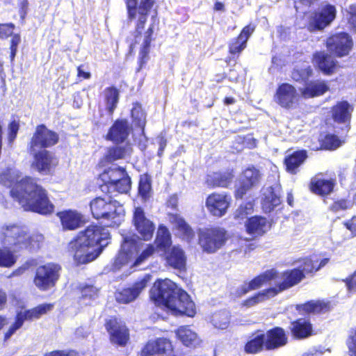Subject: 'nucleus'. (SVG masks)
<instances>
[{
  "label": "nucleus",
  "mask_w": 356,
  "mask_h": 356,
  "mask_svg": "<svg viewBox=\"0 0 356 356\" xmlns=\"http://www.w3.org/2000/svg\"><path fill=\"white\" fill-rule=\"evenodd\" d=\"M280 278L282 282H277L275 287H272L275 289L276 295L299 284L305 278V275L301 269L295 268L283 272Z\"/></svg>",
  "instance_id": "obj_23"
},
{
  "label": "nucleus",
  "mask_w": 356,
  "mask_h": 356,
  "mask_svg": "<svg viewBox=\"0 0 356 356\" xmlns=\"http://www.w3.org/2000/svg\"><path fill=\"white\" fill-rule=\"evenodd\" d=\"M291 332L298 339H305L312 335V324L304 318H300L291 323Z\"/></svg>",
  "instance_id": "obj_33"
},
{
  "label": "nucleus",
  "mask_w": 356,
  "mask_h": 356,
  "mask_svg": "<svg viewBox=\"0 0 356 356\" xmlns=\"http://www.w3.org/2000/svg\"><path fill=\"white\" fill-rule=\"evenodd\" d=\"M172 350L170 341L159 338L149 341L142 350L141 356H170Z\"/></svg>",
  "instance_id": "obj_22"
},
{
  "label": "nucleus",
  "mask_w": 356,
  "mask_h": 356,
  "mask_svg": "<svg viewBox=\"0 0 356 356\" xmlns=\"http://www.w3.org/2000/svg\"><path fill=\"white\" fill-rule=\"evenodd\" d=\"M106 328L110 334L111 341L119 346H124L129 339V331L120 320L111 318L106 323Z\"/></svg>",
  "instance_id": "obj_16"
},
{
  "label": "nucleus",
  "mask_w": 356,
  "mask_h": 356,
  "mask_svg": "<svg viewBox=\"0 0 356 356\" xmlns=\"http://www.w3.org/2000/svg\"><path fill=\"white\" fill-rule=\"evenodd\" d=\"M131 128L126 120H117L109 129L106 139L113 143H122L128 138Z\"/></svg>",
  "instance_id": "obj_24"
},
{
  "label": "nucleus",
  "mask_w": 356,
  "mask_h": 356,
  "mask_svg": "<svg viewBox=\"0 0 356 356\" xmlns=\"http://www.w3.org/2000/svg\"><path fill=\"white\" fill-rule=\"evenodd\" d=\"M351 206L350 202L346 200H340L334 202L332 206L330 207V210L334 212H337L339 211L346 210L350 208Z\"/></svg>",
  "instance_id": "obj_61"
},
{
  "label": "nucleus",
  "mask_w": 356,
  "mask_h": 356,
  "mask_svg": "<svg viewBox=\"0 0 356 356\" xmlns=\"http://www.w3.org/2000/svg\"><path fill=\"white\" fill-rule=\"evenodd\" d=\"M138 251V242L135 236L124 237L121 249L115 259L113 268L118 270L122 266L131 261L136 257Z\"/></svg>",
  "instance_id": "obj_11"
},
{
  "label": "nucleus",
  "mask_w": 356,
  "mask_h": 356,
  "mask_svg": "<svg viewBox=\"0 0 356 356\" xmlns=\"http://www.w3.org/2000/svg\"><path fill=\"white\" fill-rule=\"evenodd\" d=\"M312 70L307 62L297 66L292 72V79L296 81H305L311 75Z\"/></svg>",
  "instance_id": "obj_44"
},
{
  "label": "nucleus",
  "mask_w": 356,
  "mask_h": 356,
  "mask_svg": "<svg viewBox=\"0 0 356 356\" xmlns=\"http://www.w3.org/2000/svg\"><path fill=\"white\" fill-rule=\"evenodd\" d=\"M334 181L332 179H317L312 181V191L318 195L324 196L330 194L334 188Z\"/></svg>",
  "instance_id": "obj_37"
},
{
  "label": "nucleus",
  "mask_w": 356,
  "mask_h": 356,
  "mask_svg": "<svg viewBox=\"0 0 356 356\" xmlns=\"http://www.w3.org/2000/svg\"><path fill=\"white\" fill-rule=\"evenodd\" d=\"M154 3V0H141L139 7L137 8L136 19H138V21L134 32V43H131L130 47L133 49L136 44H140V54L143 57H145L149 54L150 43L153 40V24H151L145 32H143V31L149 11L152 8Z\"/></svg>",
  "instance_id": "obj_5"
},
{
  "label": "nucleus",
  "mask_w": 356,
  "mask_h": 356,
  "mask_svg": "<svg viewBox=\"0 0 356 356\" xmlns=\"http://www.w3.org/2000/svg\"><path fill=\"white\" fill-rule=\"evenodd\" d=\"M61 267L54 263H48L36 268L34 284L40 291H47L54 287L60 277Z\"/></svg>",
  "instance_id": "obj_7"
},
{
  "label": "nucleus",
  "mask_w": 356,
  "mask_h": 356,
  "mask_svg": "<svg viewBox=\"0 0 356 356\" xmlns=\"http://www.w3.org/2000/svg\"><path fill=\"white\" fill-rule=\"evenodd\" d=\"M19 177L17 170L8 168L6 171L0 172V184L10 187L17 181L10 190V194L25 211L41 214L52 213L54 207L50 202L46 190L31 177H26L17 181Z\"/></svg>",
  "instance_id": "obj_1"
},
{
  "label": "nucleus",
  "mask_w": 356,
  "mask_h": 356,
  "mask_svg": "<svg viewBox=\"0 0 356 356\" xmlns=\"http://www.w3.org/2000/svg\"><path fill=\"white\" fill-rule=\"evenodd\" d=\"M53 307L52 304H42L31 309L25 310L22 313L26 316V320L30 321L33 318H39L42 315L51 310Z\"/></svg>",
  "instance_id": "obj_45"
},
{
  "label": "nucleus",
  "mask_w": 356,
  "mask_h": 356,
  "mask_svg": "<svg viewBox=\"0 0 356 356\" xmlns=\"http://www.w3.org/2000/svg\"><path fill=\"white\" fill-rule=\"evenodd\" d=\"M229 200L225 193H212L206 200V207L213 216L221 217L226 213Z\"/></svg>",
  "instance_id": "obj_19"
},
{
  "label": "nucleus",
  "mask_w": 356,
  "mask_h": 356,
  "mask_svg": "<svg viewBox=\"0 0 356 356\" xmlns=\"http://www.w3.org/2000/svg\"><path fill=\"white\" fill-rule=\"evenodd\" d=\"M132 151L129 144L124 145L114 146L109 148L107 157L109 161H115L118 159H124L130 155Z\"/></svg>",
  "instance_id": "obj_42"
},
{
  "label": "nucleus",
  "mask_w": 356,
  "mask_h": 356,
  "mask_svg": "<svg viewBox=\"0 0 356 356\" xmlns=\"http://www.w3.org/2000/svg\"><path fill=\"white\" fill-rule=\"evenodd\" d=\"M344 282H346V285L348 291L350 292H355L356 291V270L348 278H346Z\"/></svg>",
  "instance_id": "obj_64"
},
{
  "label": "nucleus",
  "mask_w": 356,
  "mask_h": 356,
  "mask_svg": "<svg viewBox=\"0 0 356 356\" xmlns=\"http://www.w3.org/2000/svg\"><path fill=\"white\" fill-rule=\"evenodd\" d=\"M150 280L149 275L136 282L131 286L125 288L116 293V300L120 303H129L134 301L147 286Z\"/></svg>",
  "instance_id": "obj_18"
},
{
  "label": "nucleus",
  "mask_w": 356,
  "mask_h": 356,
  "mask_svg": "<svg viewBox=\"0 0 356 356\" xmlns=\"http://www.w3.org/2000/svg\"><path fill=\"white\" fill-rule=\"evenodd\" d=\"M287 337L282 328L275 327L265 334V347L267 350H273L286 345Z\"/></svg>",
  "instance_id": "obj_26"
},
{
  "label": "nucleus",
  "mask_w": 356,
  "mask_h": 356,
  "mask_svg": "<svg viewBox=\"0 0 356 356\" xmlns=\"http://www.w3.org/2000/svg\"><path fill=\"white\" fill-rule=\"evenodd\" d=\"M261 179V174L254 167L245 169L240 178V185L236 189V197L241 199L248 191L259 184Z\"/></svg>",
  "instance_id": "obj_15"
},
{
  "label": "nucleus",
  "mask_w": 356,
  "mask_h": 356,
  "mask_svg": "<svg viewBox=\"0 0 356 356\" xmlns=\"http://www.w3.org/2000/svg\"><path fill=\"white\" fill-rule=\"evenodd\" d=\"M323 145L325 148L334 149L341 145V140L334 134H327L323 140Z\"/></svg>",
  "instance_id": "obj_56"
},
{
  "label": "nucleus",
  "mask_w": 356,
  "mask_h": 356,
  "mask_svg": "<svg viewBox=\"0 0 356 356\" xmlns=\"http://www.w3.org/2000/svg\"><path fill=\"white\" fill-rule=\"evenodd\" d=\"M58 136L44 125L38 126L30 143V152L47 148L58 143Z\"/></svg>",
  "instance_id": "obj_12"
},
{
  "label": "nucleus",
  "mask_w": 356,
  "mask_h": 356,
  "mask_svg": "<svg viewBox=\"0 0 356 356\" xmlns=\"http://www.w3.org/2000/svg\"><path fill=\"white\" fill-rule=\"evenodd\" d=\"M278 276L279 273L275 269L272 268L267 270L253 278L249 282H245L238 286L236 291V295L237 296H242L248 293L250 291L257 289L262 286L264 284H266L271 280H276Z\"/></svg>",
  "instance_id": "obj_14"
},
{
  "label": "nucleus",
  "mask_w": 356,
  "mask_h": 356,
  "mask_svg": "<svg viewBox=\"0 0 356 356\" xmlns=\"http://www.w3.org/2000/svg\"><path fill=\"white\" fill-rule=\"evenodd\" d=\"M65 229L72 230L79 227L83 222V216L76 211H65L58 213Z\"/></svg>",
  "instance_id": "obj_29"
},
{
  "label": "nucleus",
  "mask_w": 356,
  "mask_h": 356,
  "mask_svg": "<svg viewBox=\"0 0 356 356\" xmlns=\"http://www.w3.org/2000/svg\"><path fill=\"white\" fill-rule=\"evenodd\" d=\"M354 106L346 100L338 102L331 110L332 118L334 122L341 124V132L338 134L346 135L350 128V120Z\"/></svg>",
  "instance_id": "obj_10"
},
{
  "label": "nucleus",
  "mask_w": 356,
  "mask_h": 356,
  "mask_svg": "<svg viewBox=\"0 0 356 356\" xmlns=\"http://www.w3.org/2000/svg\"><path fill=\"white\" fill-rule=\"evenodd\" d=\"M329 304L324 301H309L303 305L297 306L299 312H305L306 313H320L328 309Z\"/></svg>",
  "instance_id": "obj_41"
},
{
  "label": "nucleus",
  "mask_w": 356,
  "mask_h": 356,
  "mask_svg": "<svg viewBox=\"0 0 356 356\" xmlns=\"http://www.w3.org/2000/svg\"><path fill=\"white\" fill-rule=\"evenodd\" d=\"M254 204L252 201L244 202L240 205L235 212V218L243 219L253 211Z\"/></svg>",
  "instance_id": "obj_53"
},
{
  "label": "nucleus",
  "mask_w": 356,
  "mask_h": 356,
  "mask_svg": "<svg viewBox=\"0 0 356 356\" xmlns=\"http://www.w3.org/2000/svg\"><path fill=\"white\" fill-rule=\"evenodd\" d=\"M131 117L135 126H137L142 129L144 131V127L146 123V115L143 111L141 105L136 102L133 105L131 109Z\"/></svg>",
  "instance_id": "obj_46"
},
{
  "label": "nucleus",
  "mask_w": 356,
  "mask_h": 356,
  "mask_svg": "<svg viewBox=\"0 0 356 356\" xmlns=\"http://www.w3.org/2000/svg\"><path fill=\"white\" fill-rule=\"evenodd\" d=\"M246 47V42L238 38L232 40L229 44V52L232 54H239Z\"/></svg>",
  "instance_id": "obj_55"
},
{
  "label": "nucleus",
  "mask_w": 356,
  "mask_h": 356,
  "mask_svg": "<svg viewBox=\"0 0 356 356\" xmlns=\"http://www.w3.org/2000/svg\"><path fill=\"white\" fill-rule=\"evenodd\" d=\"M213 325L219 329L224 330L229 323V315L226 312L215 314L212 317Z\"/></svg>",
  "instance_id": "obj_51"
},
{
  "label": "nucleus",
  "mask_w": 356,
  "mask_h": 356,
  "mask_svg": "<svg viewBox=\"0 0 356 356\" xmlns=\"http://www.w3.org/2000/svg\"><path fill=\"white\" fill-rule=\"evenodd\" d=\"M133 222L136 229L145 241L150 240L155 230L154 224L146 218L143 209L136 207L134 210Z\"/></svg>",
  "instance_id": "obj_17"
},
{
  "label": "nucleus",
  "mask_w": 356,
  "mask_h": 356,
  "mask_svg": "<svg viewBox=\"0 0 356 356\" xmlns=\"http://www.w3.org/2000/svg\"><path fill=\"white\" fill-rule=\"evenodd\" d=\"M255 29V26L249 24L245 26L241 31L240 35H238V38L243 41V42H246L248 40L250 35L252 34Z\"/></svg>",
  "instance_id": "obj_63"
},
{
  "label": "nucleus",
  "mask_w": 356,
  "mask_h": 356,
  "mask_svg": "<svg viewBox=\"0 0 356 356\" xmlns=\"http://www.w3.org/2000/svg\"><path fill=\"white\" fill-rule=\"evenodd\" d=\"M169 220L175 225L183 239L190 241L193 237L194 232L193 229L179 215L170 214Z\"/></svg>",
  "instance_id": "obj_31"
},
{
  "label": "nucleus",
  "mask_w": 356,
  "mask_h": 356,
  "mask_svg": "<svg viewBox=\"0 0 356 356\" xmlns=\"http://www.w3.org/2000/svg\"><path fill=\"white\" fill-rule=\"evenodd\" d=\"M33 155L34 160L32 167L43 175L50 173L53 166L56 164V159L47 150L31 152Z\"/></svg>",
  "instance_id": "obj_21"
},
{
  "label": "nucleus",
  "mask_w": 356,
  "mask_h": 356,
  "mask_svg": "<svg viewBox=\"0 0 356 356\" xmlns=\"http://www.w3.org/2000/svg\"><path fill=\"white\" fill-rule=\"evenodd\" d=\"M296 90H277L275 100L282 107L290 108L298 101Z\"/></svg>",
  "instance_id": "obj_36"
},
{
  "label": "nucleus",
  "mask_w": 356,
  "mask_h": 356,
  "mask_svg": "<svg viewBox=\"0 0 356 356\" xmlns=\"http://www.w3.org/2000/svg\"><path fill=\"white\" fill-rule=\"evenodd\" d=\"M19 130V124L16 121L11 122L8 125V140L9 144H12L17 137Z\"/></svg>",
  "instance_id": "obj_62"
},
{
  "label": "nucleus",
  "mask_w": 356,
  "mask_h": 356,
  "mask_svg": "<svg viewBox=\"0 0 356 356\" xmlns=\"http://www.w3.org/2000/svg\"><path fill=\"white\" fill-rule=\"evenodd\" d=\"M155 252V247L152 244H149L147 247L141 252V254L138 256L134 264V266H138L143 263L146 259H147L150 256H152Z\"/></svg>",
  "instance_id": "obj_54"
},
{
  "label": "nucleus",
  "mask_w": 356,
  "mask_h": 356,
  "mask_svg": "<svg viewBox=\"0 0 356 356\" xmlns=\"http://www.w3.org/2000/svg\"><path fill=\"white\" fill-rule=\"evenodd\" d=\"M265 346V334H258L245 346V350L248 353H256Z\"/></svg>",
  "instance_id": "obj_47"
},
{
  "label": "nucleus",
  "mask_w": 356,
  "mask_h": 356,
  "mask_svg": "<svg viewBox=\"0 0 356 356\" xmlns=\"http://www.w3.org/2000/svg\"><path fill=\"white\" fill-rule=\"evenodd\" d=\"M155 243L158 248L163 251L170 246L172 243L171 234L165 226L163 225L159 226Z\"/></svg>",
  "instance_id": "obj_38"
},
{
  "label": "nucleus",
  "mask_w": 356,
  "mask_h": 356,
  "mask_svg": "<svg viewBox=\"0 0 356 356\" xmlns=\"http://www.w3.org/2000/svg\"><path fill=\"white\" fill-rule=\"evenodd\" d=\"M177 337L187 347H195L199 343L197 334L191 330L188 326H182L176 332Z\"/></svg>",
  "instance_id": "obj_34"
},
{
  "label": "nucleus",
  "mask_w": 356,
  "mask_h": 356,
  "mask_svg": "<svg viewBox=\"0 0 356 356\" xmlns=\"http://www.w3.org/2000/svg\"><path fill=\"white\" fill-rule=\"evenodd\" d=\"M314 63L325 74L332 73L337 67V62L330 55L323 51L316 52L314 55Z\"/></svg>",
  "instance_id": "obj_28"
},
{
  "label": "nucleus",
  "mask_w": 356,
  "mask_h": 356,
  "mask_svg": "<svg viewBox=\"0 0 356 356\" xmlns=\"http://www.w3.org/2000/svg\"><path fill=\"white\" fill-rule=\"evenodd\" d=\"M225 231L218 227L201 230L199 233L200 245L203 251L213 253L225 244Z\"/></svg>",
  "instance_id": "obj_8"
},
{
  "label": "nucleus",
  "mask_w": 356,
  "mask_h": 356,
  "mask_svg": "<svg viewBox=\"0 0 356 356\" xmlns=\"http://www.w3.org/2000/svg\"><path fill=\"white\" fill-rule=\"evenodd\" d=\"M106 109L112 114L115 109L119 99L118 90H107L105 95Z\"/></svg>",
  "instance_id": "obj_50"
},
{
  "label": "nucleus",
  "mask_w": 356,
  "mask_h": 356,
  "mask_svg": "<svg viewBox=\"0 0 356 356\" xmlns=\"http://www.w3.org/2000/svg\"><path fill=\"white\" fill-rule=\"evenodd\" d=\"M27 321L26 316L22 313V311L18 312L16 316L15 322L10 325L8 330L5 334V339H8L12 335H13L17 330H19L24 322Z\"/></svg>",
  "instance_id": "obj_52"
},
{
  "label": "nucleus",
  "mask_w": 356,
  "mask_h": 356,
  "mask_svg": "<svg viewBox=\"0 0 356 356\" xmlns=\"http://www.w3.org/2000/svg\"><path fill=\"white\" fill-rule=\"evenodd\" d=\"M347 346L351 356H356V328L352 330L347 339Z\"/></svg>",
  "instance_id": "obj_59"
},
{
  "label": "nucleus",
  "mask_w": 356,
  "mask_h": 356,
  "mask_svg": "<svg viewBox=\"0 0 356 356\" xmlns=\"http://www.w3.org/2000/svg\"><path fill=\"white\" fill-rule=\"evenodd\" d=\"M99 289L97 287L86 284L81 287V300L86 305L90 304L99 296Z\"/></svg>",
  "instance_id": "obj_49"
},
{
  "label": "nucleus",
  "mask_w": 356,
  "mask_h": 356,
  "mask_svg": "<svg viewBox=\"0 0 356 356\" xmlns=\"http://www.w3.org/2000/svg\"><path fill=\"white\" fill-rule=\"evenodd\" d=\"M0 239L5 248H0V266L9 268L13 266L17 257L13 252L33 246V241L26 227L12 225L0 229Z\"/></svg>",
  "instance_id": "obj_4"
},
{
  "label": "nucleus",
  "mask_w": 356,
  "mask_h": 356,
  "mask_svg": "<svg viewBox=\"0 0 356 356\" xmlns=\"http://www.w3.org/2000/svg\"><path fill=\"white\" fill-rule=\"evenodd\" d=\"M280 203V186L278 184L261 189V206L265 213L271 212Z\"/></svg>",
  "instance_id": "obj_20"
},
{
  "label": "nucleus",
  "mask_w": 356,
  "mask_h": 356,
  "mask_svg": "<svg viewBox=\"0 0 356 356\" xmlns=\"http://www.w3.org/2000/svg\"><path fill=\"white\" fill-rule=\"evenodd\" d=\"M344 15L350 24L356 26V6L350 5L345 11Z\"/></svg>",
  "instance_id": "obj_60"
},
{
  "label": "nucleus",
  "mask_w": 356,
  "mask_h": 356,
  "mask_svg": "<svg viewBox=\"0 0 356 356\" xmlns=\"http://www.w3.org/2000/svg\"><path fill=\"white\" fill-rule=\"evenodd\" d=\"M233 175L231 172H213L207 176V182L212 186L227 187L231 182Z\"/></svg>",
  "instance_id": "obj_35"
},
{
  "label": "nucleus",
  "mask_w": 356,
  "mask_h": 356,
  "mask_svg": "<svg viewBox=\"0 0 356 356\" xmlns=\"http://www.w3.org/2000/svg\"><path fill=\"white\" fill-rule=\"evenodd\" d=\"M336 14L334 6L328 3L323 5L318 11L310 15L307 29L310 31L323 30L335 19Z\"/></svg>",
  "instance_id": "obj_9"
},
{
  "label": "nucleus",
  "mask_w": 356,
  "mask_h": 356,
  "mask_svg": "<svg viewBox=\"0 0 356 356\" xmlns=\"http://www.w3.org/2000/svg\"><path fill=\"white\" fill-rule=\"evenodd\" d=\"M297 268L301 269V271L305 275L306 273H312L314 270L316 271V265L314 264L311 259L305 258Z\"/></svg>",
  "instance_id": "obj_58"
},
{
  "label": "nucleus",
  "mask_w": 356,
  "mask_h": 356,
  "mask_svg": "<svg viewBox=\"0 0 356 356\" xmlns=\"http://www.w3.org/2000/svg\"><path fill=\"white\" fill-rule=\"evenodd\" d=\"M276 296L275 289L272 287L263 290L254 296L250 297L244 301L243 305L248 307H253L260 302H264L266 300Z\"/></svg>",
  "instance_id": "obj_39"
},
{
  "label": "nucleus",
  "mask_w": 356,
  "mask_h": 356,
  "mask_svg": "<svg viewBox=\"0 0 356 356\" xmlns=\"http://www.w3.org/2000/svg\"><path fill=\"white\" fill-rule=\"evenodd\" d=\"M131 188V179L127 175L118 182L111 185H102L101 190L103 192L106 191L111 193L113 191H117L119 193H127Z\"/></svg>",
  "instance_id": "obj_40"
},
{
  "label": "nucleus",
  "mask_w": 356,
  "mask_h": 356,
  "mask_svg": "<svg viewBox=\"0 0 356 356\" xmlns=\"http://www.w3.org/2000/svg\"><path fill=\"white\" fill-rule=\"evenodd\" d=\"M307 157L305 150L296 151L287 155L284 159L286 171L293 175L297 174L299 172V168L303 164Z\"/></svg>",
  "instance_id": "obj_30"
},
{
  "label": "nucleus",
  "mask_w": 356,
  "mask_h": 356,
  "mask_svg": "<svg viewBox=\"0 0 356 356\" xmlns=\"http://www.w3.org/2000/svg\"><path fill=\"white\" fill-rule=\"evenodd\" d=\"M312 70L307 62L297 66L292 72V79L296 81H305L311 75Z\"/></svg>",
  "instance_id": "obj_43"
},
{
  "label": "nucleus",
  "mask_w": 356,
  "mask_h": 356,
  "mask_svg": "<svg viewBox=\"0 0 356 356\" xmlns=\"http://www.w3.org/2000/svg\"><path fill=\"white\" fill-rule=\"evenodd\" d=\"M150 298L158 305H162L172 314L193 316L194 302L188 294L170 280H157L150 290Z\"/></svg>",
  "instance_id": "obj_3"
},
{
  "label": "nucleus",
  "mask_w": 356,
  "mask_h": 356,
  "mask_svg": "<svg viewBox=\"0 0 356 356\" xmlns=\"http://www.w3.org/2000/svg\"><path fill=\"white\" fill-rule=\"evenodd\" d=\"M109 240L108 229L95 225H89L70 243L74 261L78 265L92 261L108 245Z\"/></svg>",
  "instance_id": "obj_2"
},
{
  "label": "nucleus",
  "mask_w": 356,
  "mask_h": 356,
  "mask_svg": "<svg viewBox=\"0 0 356 356\" xmlns=\"http://www.w3.org/2000/svg\"><path fill=\"white\" fill-rule=\"evenodd\" d=\"M326 46L329 51L337 56L343 57L349 54L353 46V42L348 33L342 32L328 38Z\"/></svg>",
  "instance_id": "obj_13"
},
{
  "label": "nucleus",
  "mask_w": 356,
  "mask_h": 356,
  "mask_svg": "<svg viewBox=\"0 0 356 356\" xmlns=\"http://www.w3.org/2000/svg\"><path fill=\"white\" fill-rule=\"evenodd\" d=\"M126 176L127 174L123 168L113 166L106 170L100 175V179L104 182V185H111L116 184Z\"/></svg>",
  "instance_id": "obj_32"
},
{
  "label": "nucleus",
  "mask_w": 356,
  "mask_h": 356,
  "mask_svg": "<svg viewBox=\"0 0 356 356\" xmlns=\"http://www.w3.org/2000/svg\"><path fill=\"white\" fill-rule=\"evenodd\" d=\"M91 213L96 219L102 218L111 222L106 226L114 227L121 223L124 217V209L120 203L111 197H97L90 204Z\"/></svg>",
  "instance_id": "obj_6"
},
{
  "label": "nucleus",
  "mask_w": 356,
  "mask_h": 356,
  "mask_svg": "<svg viewBox=\"0 0 356 356\" xmlns=\"http://www.w3.org/2000/svg\"><path fill=\"white\" fill-rule=\"evenodd\" d=\"M247 232L253 236H261L270 228V224L264 217L255 216L250 218L245 222Z\"/></svg>",
  "instance_id": "obj_25"
},
{
  "label": "nucleus",
  "mask_w": 356,
  "mask_h": 356,
  "mask_svg": "<svg viewBox=\"0 0 356 356\" xmlns=\"http://www.w3.org/2000/svg\"><path fill=\"white\" fill-rule=\"evenodd\" d=\"M151 178L147 175H143L140 176L138 184V194L145 201L149 199L151 196Z\"/></svg>",
  "instance_id": "obj_48"
},
{
  "label": "nucleus",
  "mask_w": 356,
  "mask_h": 356,
  "mask_svg": "<svg viewBox=\"0 0 356 356\" xmlns=\"http://www.w3.org/2000/svg\"><path fill=\"white\" fill-rule=\"evenodd\" d=\"M15 26L13 23L0 24V38L7 39L8 37L12 36Z\"/></svg>",
  "instance_id": "obj_57"
},
{
  "label": "nucleus",
  "mask_w": 356,
  "mask_h": 356,
  "mask_svg": "<svg viewBox=\"0 0 356 356\" xmlns=\"http://www.w3.org/2000/svg\"><path fill=\"white\" fill-rule=\"evenodd\" d=\"M168 264L175 269L183 270L186 267V257L179 246H173L166 252Z\"/></svg>",
  "instance_id": "obj_27"
}]
</instances>
